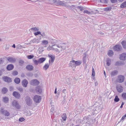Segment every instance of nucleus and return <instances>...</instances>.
<instances>
[{
  "mask_svg": "<svg viewBox=\"0 0 126 126\" xmlns=\"http://www.w3.org/2000/svg\"><path fill=\"white\" fill-rule=\"evenodd\" d=\"M17 89L20 92H22L23 91V89L21 87H19L17 88Z\"/></svg>",
  "mask_w": 126,
  "mask_h": 126,
  "instance_id": "603ef678",
  "label": "nucleus"
},
{
  "mask_svg": "<svg viewBox=\"0 0 126 126\" xmlns=\"http://www.w3.org/2000/svg\"><path fill=\"white\" fill-rule=\"evenodd\" d=\"M100 34L101 35H103L104 34V32H99Z\"/></svg>",
  "mask_w": 126,
  "mask_h": 126,
  "instance_id": "338daca9",
  "label": "nucleus"
},
{
  "mask_svg": "<svg viewBox=\"0 0 126 126\" xmlns=\"http://www.w3.org/2000/svg\"><path fill=\"white\" fill-rule=\"evenodd\" d=\"M41 97L39 95H36L34 97V101L36 103H38L40 102L41 100Z\"/></svg>",
  "mask_w": 126,
  "mask_h": 126,
  "instance_id": "0eeeda50",
  "label": "nucleus"
},
{
  "mask_svg": "<svg viewBox=\"0 0 126 126\" xmlns=\"http://www.w3.org/2000/svg\"><path fill=\"white\" fill-rule=\"evenodd\" d=\"M32 44V43L31 42V41L29 43H27L26 44V45H31Z\"/></svg>",
  "mask_w": 126,
  "mask_h": 126,
  "instance_id": "774afa93",
  "label": "nucleus"
},
{
  "mask_svg": "<svg viewBox=\"0 0 126 126\" xmlns=\"http://www.w3.org/2000/svg\"><path fill=\"white\" fill-rule=\"evenodd\" d=\"M113 54V51L111 50H109L108 53V55L109 56H111Z\"/></svg>",
  "mask_w": 126,
  "mask_h": 126,
  "instance_id": "2f4dec72",
  "label": "nucleus"
},
{
  "mask_svg": "<svg viewBox=\"0 0 126 126\" xmlns=\"http://www.w3.org/2000/svg\"><path fill=\"white\" fill-rule=\"evenodd\" d=\"M2 78L3 80L7 82H11V78L8 77L4 76Z\"/></svg>",
  "mask_w": 126,
  "mask_h": 126,
  "instance_id": "9d476101",
  "label": "nucleus"
},
{
  "mask_svg": "<svg viewBox=\"0 0 126 126\" xmlns=\"http://www.w3.org/2000/svg\"><path fill=\"white\" fill-rule=\"evenodd\" d=\"M32 113L30 111H27V115L28 116H30L32 114Z\"/></svg>",
  "mask_w": 126,
  "mask_h": 126,
  "instance_id": "864d4df0",
  "label": "nucleus"
},
{
  "mask_svg": "<svg viewBox=\"0 0 126 126\" xmlns=\"http://www.w3.org/2000/svg\"><path fill=\"white\" fill-rule=\"evenodd\" d=\"M19 63H20V65H21V64H22L24 63V61L21 60H20L19 61Z\"/></svg>",
  "mask_w": 126,
  "mask_h": 126,
  "instance_id": "680f3d73",
  "label": "nucleus"
},
{
  "mask_svg": "<svg viewBox=\"0 0 126 126\" xmlns=\"http://www.w3.org/2000/svg\"><path fill=\"white\" fill-rule=\"evenodd\" d=\"M46 58H41L38 59L39 63H43L46 60Z\"/></svg>",
  "mask_w": 126,
  "mask_h": 126,
  "instance_id": "393cba45",
  "label": "nucleus"
},
{
  "mask_svg": "<svg viewBox=\"0 0 126 126\" xmlns=\"http://www.w3.org/2000/svg\"><path fill=\"white\" fill-rule=\"evenodd\" d=\"M36 90L37 91L39 92V93H40L41 92V90L39 86H38L36 88Z\"/></svg>",
  "mask_w": 126,
  "mask_h": 126,
  "instance_id": "49530a36",
  "label": "nucleus"
},
{
  "mask_svg": "<svg viewBox=\"0 0 126 126\" xmlns=\"http://www.w3.org/2000/svg\"><path fill=\"white\" fill-rule=\"evenodd\" d=\"M83 122L82 120H81L80 118H78L76 120V123L78 124L81 123Z\"/></svg>",
  "mask_w": 126,
  "mask_h": 126,
  "instance_id": "de8ad7c7",
  "label": "nucleus"
},
{
  "mask_svg": "<svg viewBox=\"0 0 126 126\" xmlns=\"http://www.w3.org/2000/svg\"><path fill=\"white\" fill-rule=\"evenodd\" d=\"M116 88L117 90L120 93L122 92L123 90V87L122 86L120 85H118L116 87Z\"/></svg>",
  "mask_w": 126,
  "mask_h": 126,
  "instance_id": "ddd939ff",
  "label": "nucleus"
},
{
  "mask_svg": "<svg viewBox=\"0 0 126 126\" xmlns=\"http://www.w3.org/2000/svg\"><path fill=\"white\" fill-rule=\"evenodd\" d=\"M41 34V32L39 31H38L34 33V35L35 36H36L39 34Z\"/></svg>",
  "mask_w": 126,
  "mask_h": 126,
  "instance_id": "6e6d98bb",
  "label": "nucleus"
},
{
  "mask_svg": "<svg viewBox=\"0 0 126 126\" xmlns=\"http://www.w3.org/2000/svg\"><path fill=\"white\" fill-rule=\"evenodd\" d=\"M18 74V72L16 71H13V75H16Z\"/></svg>",
  "mask_w": 126,
  "mask_h": 126,
  "instance_id": "5fc2aeb1",
  "label": "nucleus"
},
{
  "mask_svg": "<svg viewBox=\"0 0 126 126\" xmlns=\"http://www.w3.org/2000/svg\"><path fill=\"white\" fill-rule=\"evenodd\" d=\"M122 96L124 100H126V93H123L122 95Z\"/></svg>",
  "mask_w": 126,
  "mask_h": 126,
  "instance_id": "a19ab883",
  "label": "nucleus"
},
{
  "mask_svg": "<svg viewBox=\"0 0 126 126\" xmlns=\"http://www.w3.org/2000/svg\"><path fill=\"white\" fill-rule=\"evenodd\" d=\"M7 60L11 63H14L16 61V59L15 58L12 57H9L7 58Z\"/></svg>",
  "mask_w": 126,
  "mask_h": 126,
  "instance_id": "aec40b11",
  "label": "nucleus"
},
{
  "mask_svg": "<svg viewBox=\"0 0 126 126\" xmlns=\"http://www.w3.org/2000/svg\"><path fill=\"white\" fill-rule=\"evenodd\" d=\"M3 101L4 103H7L9 101V98L7 97H4L3 98Z\"/></svg>",
  "mask_w": 126,
  "mask_h": 126,
  "instance_id": "b1692460",
  "label": "nucleus"
},
{
  "mask_svg": "<svg viewBox=\"0 0 126 126\" xmlns=\"http://www.w3.org/2000/svg\"><path fill=\"white\" fill-rule=\"evenodd\" d=\"M25 101L26 104L28 106H31L32 105L33 101L30 96H27L25 97Z\"/></svg>",
  "mask_w": 126,
  "mask_h": 126,
  "instance_id": "20e7f679",
  "label": "nucleus"
},
{
  "mask_svg": "<svg viewBox=\"0 0 126 126\" xmlns=\"http://www.w3.org/2000/svg\"><path fill=\"white\" fill-rule=\"evenodd\" d=\"M50 111L52 113H54V108H52L50 110Z\"/></svg>",
  "mask_w": 126,
  "mask_h": 126,
  "instance_id": "0e129e2a",
  "label": "nucleus"
},
{
  "mask_svg": "<svg viewBox=\"0 0 126 126\" xmlns=\"http://www.w3.org/2000/svg\"><path fill=\"white\" fill-rule=\"evenodd\" d=\"M31 85L35 86L38 85L39 84V82L36 79H34L31 80L30 82Z\"/></svg>",
  "mask_w": 126,
  "mask_h": 126,
  "instance_id": "6e6552de",
  "label": "nucleus"
},
{
  "mask_svg": "<svg viewBox=\"0 0 126 126\" xmlns=\"http://www.w3.org/2000/svg\"><path fill=\"white\" fill-rule=\"evenodd\" d=\"M75 63L76 66L79 65L81 63V62L79 61H75Z\"/></svg>",
  "mask_w": 126,
  "mask_h": 126,
  "instance_id": "72a5a7b5",
  "label": "nucleus"
},
{
  "mask_svg": "<svg viewBox=\"0 0 126 126\" xmlns=\"http://www.w3.org/2000/svg\"><path fill=\"white\" fill-rule=\"evenodd\" d=\"M22 47L20 45H18L16 46V48L17 49H21Z\"/></svg>",
  "mask_w": 126,
  "mask_h": 126,
  "instance_id": "052dcab7",
  "label": "nucleus"
},
{
  "mask_svg": "<svg viewBox=\"0 0 126 126\" xmlns=\"http://www.w3.org/2000/svg\"><path fill=\"white\" fill-rule=\"evenodd\" d=\"M95 75L94 70V68H93L92 69V75L93 76H95Z\"/></svg>",
  "mask_w": 126,
  "mask_h": 126,
  "instance_id": "3c124183",
  "label": "nucleus"
},
{
  "mask_svg": "<svg viewBox=\"0 0 126 126\" xmlns=\"http://www.w3.org/2000/svg\"><path fill=\"white\" fill-rule=\"evenodd\" d=\"M34 56L33 55H28L27 56V57L28 59H32Z\"/></svg>",
  "mask_w": 126,
  "mask_h": 126,
  "instance_id": "09e8293b",
  "label": "nucleus"
},
{
  "mask_svg": "<svg viewBox=\"0 0 126 126\" xmlns=\"http://www.w3.org/2000/svg\"><path fill=\"white\" fill-rule=\"evenodd\" d=\"M48 56L50 58L51 60H49V63L50 64V62L52 63H53L55 58V57L54 55H52L51 54L48 55Z\"/></svg>",
  "mask_w": 126,
  "mask_h": 126,
  "instance_id": "6ab92c4d",
  "label": "nucleus"
},
{
  "mask_svg": "<svg viewBox=\"0 0 126 126\" xmlns=\"http://www.w3.org/2000/svg\"><path fill=\"white\" fill-rule=\"evenodd\" d=\"M122 64V63L121 61H117L115 63V65L116 66L121 65Z\"/></svg>",
  "mask_w": 126,
  "mask_h": 126,
  "instance_id": "c85d7f7f",
  "label": "nucleus"
},
{
  "mask_svg": "<svg viewBox=\"0 0 126 126\" xmlns=\"http://www.w3.org/2000/svg\"><path fill=\"white\" fill-rule=\"evenodd\" d=\"M120 56V60L125 61L126 60V53H123Z\"/></svg>",
  "mask_w": 126,
  "mask_h": 126,
  "instance_id": "f8f14e48",
  "label": "nucleus"
},
{
  "mask_svg": "<svg viewBox=\"0 0 126 126\" xmlns=\"http://www.w3.org/2000/svg\"><path fill=\"white\" fill-rule=\"evenodd\" d=\"M13 94L14 97L17 98H19L20 97V94L17 92H14Z\"/></svg>",
  "mask_w": 126,
  "mask_h": 126,
  "instance_id": "2eb2a0df",
  "label": "nucleus"
},
{
  "mask_svg": "<svg viewBox=\"0 0 126 126\" xmlns=\"http://www.w3.org/2000/svg\"><path fill=\"white\" fill-rule=\"evenodd\" d=\"M33 62L34 64L36 65H37L38 63H39V60H34V59L33 60Z\"/></svg>",
  "mask_w": 126,
  "mask_h": 126,
  "instance_id": "e433bc0d",
  "label": "nucleus"
},
{
  "mask_svg": "<svg viewBox=\"0 0 126 126\" xmlns=\"http://www.w3.org/2000/svg\"><path fill=\"white\" fill-rule=\"evenodd\" d=\"M5 46V49L6 50H8L9 48V44H6Z\"/></svg>",
  "mask_w": 126,
  "mask_h": 126,
  "instance_id": "13d9d810",
  "label": "nucleus"
},
{
  "mask_svg": "<svg viewBox=\"0 0 126 126\" xmlns=\"http://www.w3.org/2000/svg\"><path fill=\"white\" fill-rule=\"evenodd\" d=\"M62 93L63 94H65L64 95V98L66 96L65 94L67 93V91L66 89H63L62 91Z\"/></svg>",
  "mask_w": 126,
  "mask_h": 126,
  "instance_id": "c03bdc74",
  "label": "nucleus"
},
{
  "mask_svg": "<svg viewBox=\"0 0 126 126\" xmlns=\"http://www.w3.org/2000/svg\"><path fill=\"white\" fill-rule=\"evenodd\" d=\"M59 4L62 6H66V4L64 2L62 1H59Z\"/></svg>",
  "mask_w": 126,
  "mask_h": 126,
  "instance_id": "58836bf2",
  "label": "nucleus"
},
{
  "mask_svg": "<svg viewBox=\"0 0 126 126\" xmlns=\"http://www.w3.org/2000/svg\"><path fill=\"white\" fill-rule=\"evenodd\" d=\"M100 2L102 3H107V1L106 0H100Z\"/></svg>",
  "mask_w": 126,
  "mask_h": 126,
  "instance_id": "4d7b16f0",
  "label": "nucleus"
},
{
  "mask_svg": "<svg viewBox=\"0 0 126 126\" xmlns=\"http://www.w3.org/2000/svg\"><path fill=\"white\" fill-rule=\"evenodd\" d=\"M69 66L72 67L73 70H74L76 68V66L75 63V61H71L69 64Z\"/></svg>",
  "mask_w": 126,
  "mask_h": 126,
  "instance_id": "4468645a",
  "label": "nucleus"
},
{
  "mask_svg": "<svg viewBox=\"0 0 126 126\" xmlns=\"http://www.w3.org/2000/svg\"><path fill=\"white\" fill-rule=\"evenodd\" d=\"M40 42V40L38 39H36L35 38L31 40V42L32 43H36L38 44Z\"/></svg>",
  "mask_w": 126,
  "mask_h": 126,
  "instance_id": "f3484780",
  "label": "nucleus"
},
{
  "mask_svg": "<svg viewBox=\"0 0 126 126\" xmlns=\"http://www.w3.org/2000/svg\"><path fill=\"white\" fill-rule=\"evenodd\" d=\"M120 100L119 98L118 97V96L117 95H116L115 96V98L114 99V101L115 102H118Z\"/></svg>",
  "mask_w": 126,
  "mask_h": 126,
  "instance_id": "f704fd0d",
  "label": "nucleus"
},
{
  "mask_svg": "<svg viewBox=\"0 0 126 126\" xmlns=\"http://www.w3.org/2000/svg\"><path fill=\"white\" fill-rule=\"evenodd\" d=\"M125 78L124 76L121 75H119L118 76L117 81L120 83L123 82Z\"/></svg>",
  "mask_w": 126,
  "mask_h": 126,
  "instance_id": "423d86ee",
  "label": "nucleus"
},
{
  "mask_svg": "<svg viewBox=\"0 0 126 126\" xmlns=\"http://www.w3.org/2000/svg\"><path fill=\"white\" fill-rule=\"evenodd\" d=\"M14 81L16 83L19 84L20 82V80L19 78H16L15 79Z\"/></svg>",
  "mask_w": 126,
  "mask_h": 126,
  "instance_id": "cd10ccee",
  "label": "nucleus"
},
{
  "mask_svg": "<svg viewBox=\"0 0 126 126\" xmlns=\"http://www.w3.org/2000/svg\"><path fill=\"white\" fill-rule=\"evenodd\" d=\"M53 47H54V45L52 46H50V47H48L47 48V49L48 50H54V49Z\"/></svg>",
  "mask_w": 126,
  "mask_h": 126,
  "instance_id": "37998d69",
  "label": "nucleus"
},
{
  "mask_svg": "<svg viewBox=\"0 0 126 126\" xmlns=\"http://www.w3.org/2000/svg\"><path fill=\"white\" fill-rule=\"evenodd\" d=\"M48 44V41L46 40H43L41 41V44L43 46H46Z\"/></svg>",
  "mask_w": 126,
  "mask_h": 126,
  "instance_id": "5701e85b",
  "label": "nucleus"
},
{
  "mask_svg": "<svg viewBox=\"0 0 126 126\" xmlns=\"http://www.w3.org/2000/svg\"><path fill=\"white\" fill-rule=\"evenodd\" d=\"M13 68L14 66L12 64H10L8 65L7 67V69L8 70H11Z\"/></svg>",
  "mask_w": 126,
  "mask_h": 126,
  "instance_id": "4be33fe9",
  "label": "nucleus"
},
{
  "mask_svg": "<svg viewBox=\"0 0 126 126\" xmlns=\"http://www.w3.org/2000/svg\"><path fill=\"white\" fill-rule=\"evenodd\" d=\"M111 2L112 3L116 2L117 1V0H110Z\"/></svg>",
  "mask_w": 126,
  "mask_h": 126,
  "instance_id": "69168bd1",
  "label": "nucleus"
},
{
  "mask_svg": "<svg viewBox=\"0 0 126 126\" xmlns=\"http://www.w3.org/2000/svg\"><path fill=\"white\" fill-rule=\"evenodd\" d=\"M92 116L89 115L87 117H85L84 118V122H89V124H93L95 122V119H92Z\"/></svg>",
  "mask_w": 126,
  "mask_h": 126,
  "instance_id": "f03ea898",
  "label": "nucleus"
},
{
  "mask_svg": "<svg viewBox=\"0 0 126 126\" xmlns=\"http://www.w3.org/2000/svg\"><path fill=\"white\" fill-rule=\"evenodd\" d=\"M49 65L48 64H46L43 67L44 69L45 70H46L49 67Z\"/></svg>",
  "mask_w": 126,
  "mask_h": 126,
  "instance_id": "4c0bfd02",
  "label": "nucleus"
},
{
  "mask_svg": "<svg viewBox=\"0 0 126 126\" xmlns=\"http://www.w3.org/2000/svg\"><path fill=\"white\" fill-rule=\"evenodd\" d=\"M28 83V81L26 79H24L22 81V85L23 87H26L27 86V85Z\"/></svg>",
  "mask_w": 126,
  "mask_h": 126,
  "instance_id": "dca6fc26",
  "label": "nucleus"
},
{
  "mask_svg": "<svg viewBox=\"0 0 126 126\" xmlns=\"http://www.w3.org/2000/svg\"><path fill=\"white\" fill-rule=\"evenodd\" d=\"M84 13H87L88 14H93V12H90L87 10L84 11Z\"/></svg>",
  "mask_w": 126,
  "mask_h": 126,
  "instance_id": "a18cd8bd",
  "label": "nucleus"
},
{
  "mask_svg": "<svg viewBox=\"0 0 126 126\" xmlns=\"http://www.w3.org/2000/svg\"><path fill=\"white\" fill-rule=\"evenodd\" d=\"M62 118L64 121H65L66 119V114H63L62 115Z\"/></svg>",
  "mask_w": 126,
  "mask_h": 126,
  "instance_id": "c9c22d12",
  "label": "nucleus"
},
{
  "mask_svg": "<svg viewBox=\"0 0 126 126\" xmlns=\"http://www.w3.org/2000/svg\"><path fill=\"white\" fill-rule=\"evenodd\" d=\"M122 48V47L120 45H116L114 46L113 48L114 50L116 51H120Z\"/></svg>",
  "mask_w": 126,
  "mask_h": 126,
  "instance_id": "1a4fd4ad",
  "label": "nucleus"
},
{
  "mask_svg": "<svg viewBox=\"0 0 126 126\" xmlns=\"http://www.w3.org/2000/svg\"><path fill=\"white\" fill-rule=\"evenodd\" d=\"M8 90L6 88H3L2 90V92L3 94L6 93L7 92Z\"/></svg>",
  "mask_w": 126,
  "mask_h": 126,
  "instance_id": "c756f323",
  "label": "nucleus"
},
{
  "mask_svg": "<svg viewBox=\"0 0 126 126\" xmlns=\"http://www.w3.org/2000/svg\"><path fill=\"white\" fill-rule=\"evenodd\" d=\"M1 112L6 116H8L10 114V113L7 111L4 110L3 109H1Z\"/></svg>",
  "mask_w": 126,
  "mask_h": 126,
  "instance_id": "9b49d317",
  "label": "nucleus"
},
{
  "mask_svg": "<svg viewBox=\"0 0 126 126\" xmlns=\"http://www.w3.org/2000/svg\"><path fill=\"white\" fill-rule=\"evenodd\" d=\"M126 117V114L122 116V118L120 120V121H122L123 120H124L125 119V118Z\"/></svg>",
  "mask_w": 126,
  "mask_h": 126,
  "instance_id": "e2e57ef3",
  "label": "nucleus"
},
{
  "mask_svg": "<svg viewBox=\"0 0 126 126\" xmlns=\"http://www.w3.org/2000/svg\"><path fill=\"white\" fill-rule=\"evenodd\" d=\"M40 34L43 38H47V36L45 32H41Z\"/></svg>",
  "mask_w": 126,
  "mask_h": 126,
  "instance_id": "a878e982",
  "label": "nucleus"
},
{
  "mask_svg": "<svg viewBox=\"0 0 126 126\" xmlns=\"http://www.w3.org/2000/svg\"><path fill=\"white\" fill-rule=\"evenodd\" d=\"M122 46L123 48L126 49V41H123L121 43Z\"/></svg>",
  "mask_w": 126,
  "mask_h": 126,
  "instance_id": "bb28decb",
  "label": "nucleus"
},
{
  "mask_svg": "<svg viewBox=\"0 0 126 126\" xmlns=\"http://www.w3.org/2000/svg\"><path fill=\"white\" fill-rule=\"evenodd\" d=\"M30 30L32 31H38L39 30V29L36 27H32L30 29Z\"/></svg>",
  "mask_w": 126,
  "mask_h": 126,
  "instance_id": "ea45409f",
  "label": "nucleus"
},
{
  "mask_svg": "<svg viewBox=\"0 0 126 126\" xmlns=\"http://www.w3.org/2000/svg\"><path fill=\"white\" fill-rule=\"evenodd\" d=\"M118 73V71L116 70H114L111 72L110 73V75L111 77L116 75Z\"/></svg>",
  "mask_w": 126,
  "mask_h": 126,
  "instance_id": "412c9836",
  "label": "nucleus"
},
{
  "mask_svg": "<svg viewBox=\"0 0 126 126\" xmlns=\"http://www.w3.org/2000/svg\"><path fill=\"white\" fill-rule=\"evenodd\" d=\"M106 62L107 65L108 66H110V63L111 62V60L109 59H107Z\"/></svg>",
  "mask_w": 126,
  "mask_h": 126,
  "instance_id": "7c9ffc66",
  "label": "nucleus"
},
{
  "mask_svg": "<svg viewBox=\"0 0 126 126\" xmlns=\"http://www.w3.org/2000/svg\"><path fill=\"white\" fill-rule=\"evenodd\" d=\"M112 9L111 7L110 6L104 9V10L105 11H110Z\"/></svg>",
  "mask_w": 126,
  "mask_h": 126,
  "instance_id": "473e14b6",
  "label": "nucleus"
},
{
  "mask_svg": "<svg viewBox=\"0 0 126 126\" xmlns=\"http://www.w3.org/2000/svg\"><path fill=\"white\" fill-rule=\"evenodd\" d=\"M34 67L33 66L31 65H28L26 67V69L29 71H32Z\"/></svg>",
  "mask_w": 126,
  "mask_h": 126,
  "instance_id": "a211bd4d",
  "label": "nucleus"
},
{
  "mask_svg": "<svg viewBox=\"0 0 126 126\" xmlns=\"http://www.w3.org/2000/svg\"><path fill=\"white\" fill-rule=\"evenodd\" d=\"M25 120V119L23 117H21L19 119V122H22Z\"/></svg>",
  "mask_w": 126,
  "mask_h": 126,
  "instance_id": "bf43d9fd",
  "label": "nucleus"
},
{
  "mask_svg": "<svg viewBox=\"0 0 126 126\" xmlns=\"http://www.w3.org/2000/svg\"><path fill=\"white\" fill-rule=\"evenodd\" d=\"M101 110V108L100 106H97L93 109L92 113L93 115L100 112Z\"/></svg>",
  "mask_w": 126,
  "mask_h": 126,
  "instance_id": "39448f33",
  "label": "nucleus"
},
{
  "mask_svg": "<svg viewBox=\"0 0 126 126\" xmlns=\"http://www.w3.org/2000/svg\"><path fill=\"white\" fill-rule=\"evenodd\" d=\"M126 7V2L122 3L121 5V8H124Z\"/></svg>",
  "mask_w": 126,
  "mask_h": 126,
  "instance_id": "79ce46f5",
  "label": "nucleus"
},
{
  "mask_svg": "<svg viewBox=\"0 0 126 126\" xmlns=\"http://www.w3.org/2000/svg\"><path fill=\"white\" fill-rule=\"evenodd\" d=\"M77 8L78 9H79L81 11H82L84 10V8L81 6H78Z\"/></svg>",
  "mask_w": 126,
  "mask_h": 126,
  "instance_id": "8fccbe9b",
  "label": "nucleus"
},
{
  "mask_svg": "<svg viewBox=\"0 0 126 126\" xmlns=\"http://www.w3.org/2000/svg\"><path fill=\"white\" fill-rule=\"evenodd\" d=\"M11 105L12 107L17 109L20 108L21 106L18 102L16 100H14L11 102Z\"/></svg>",
  "mask_w": 126,
  "mask_h": 126,
  "instance_id": "7ed1b4c3",
  "label": "nucleus"
},
{
  "mask_svg": "<svg viewBox=\"0 0 126 126\" xmlns=\"http://www.w3.org/2000/svg\"><path fill=\"white\" fill-rule=\"evenodd\" d=\"M53 47L54 50L58 52H60L63 51H64L65 49V47L64 45H54Z\"/></svg>",
  "mask_w": 126,
  "mask_h": 126,
  "instance_id": "f257e3e1",
  "label": "nucleus"
}]
</instances>
